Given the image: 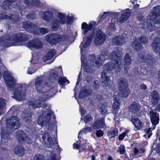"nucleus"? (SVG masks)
<instances>
[{"label":"nucleus","mask_w":160,"mask_h":160,"mask_svg":"<svg viewBox=\"0 0 160 160\" xmlns=\"http://www.w3.org/2000/svg\"><path fill=\"white\" fill-rule=\"evenodd\" d=\"M46 78V77L42 76L36 78L35 88L37 91L42 94L38 100L32 99L29 101L28 105L30 108L35 109L39 107H44L45 101L54 95V88L48 87L43 81Z\"/></svg>","instance_id":"f257e3e1"},{"label":"nucleus","mask_w":160,"mask_h":160,"mask_svg":"<svg viewBox=\"0 0 160 160\" xmlns=\"http://www.w3.org/2000/svg\"><path fill=\"white\" fill-rule=\"evenodd\" d=\"M92 38H87L84 39L81 43L80 47L81 51V60L82 66L84 68V71L88 73H92L94 71L93 66L98 67L100 66L102 62L107 58L108 52L107 50L103 51L101 54L96 58L94 54L90 56L88 58V61L85 65L84 53L85 48H87L91 44Z\"/></svg>","instance_id":"f03ea898"},{"label":"nucleus","mask_w":160,"mask_h":160,"mask_svg":"<svg viewBox=\"0 0 160 160\" xmlns=\"http://www.w3.org/2000/svg\"><path fill=\"white\" fill-rule=\"evenodd\" d=\"M3 76L8 87L10 89L15 88L13 91L12 98L17 101L23 100L27 92L28 86L25 84L17 83V81L7 71L3 72Z\"/></svg>","instance_id":"7ed1b4c3"},{"label":"nucleus","mask_w":160,"mask_h":160,"mask_svg":"<svg viewBox=\"0 0 160 160\" xmlns=\"http://www.w3.org/2000/svg\"><path fill=\"white\" fill-rule=\"evenodd\" d=\"M153 14L147 17L146 24L147 29L151 32L154 30L152 24H160V6H156L153 8Z\"/></svg>","instance_id":"20e7f679"},{"label":"nucleus","mask_w":160,"mask_h":160,"mask_svg":"<svg viewBox=\"0 0 160 160\" xmlns=\"http://www.w3.org/2000/svg\"><path fill=\"white\" fill-rule=\"evenodd\" d=\"M26 35L23 33L13 34L10 36L8 39L4 41V46L9 47L12 45H21V42L27 39Z\"/></svg>","instance_id":"39448f33"},{"label":"nucleus","mask_w":160,"mask_h":160,"mask_svg":"<svg viewBox=\"0 0 160 160\" xmlns=\"http://www.w3.org/2000/svg\"><path fill=\"white\" fill-rule=\"evenodd\" d=\"M114 63L109 62L106 64L103 67V71L101 74L102 85L103 87H109L111 83V81L109 79L108 76L107 75V72L114 69L115 72V67Z\"/></svg>","instance_id":"423d86ee"},{"label":"nucleus","mask_w":160,"mask_h":160,"mask_svg":"<svg viewBox=\"0 0 160 160\" xmlns=\"http://www.w3.org/2000/svg\"><path fill=\"white\" fill-rule=\"evenodd\" d=\"M54 120V113L48 109L43 111L39 116L38 120V123L41 126H44L48 124L50 121Z\"/></svg>","instance_id":"0eeeda50"},{"label":"nucleus","mask_w":160,"mask_h":160,"mask_svg":"<svg viewBox=\"0 0 160 160\" xmlns=\"http://www.w3.org/2000/svg\"><path fill=\"white\" fill-rule=\"evenodd\" d=\"M122 55L121 52L117 50L113 51L109 54V58L111 60L114 62V65H116L115 67L116 72H119L122 68Z\"/></svg>","instance_id":"6e6552de"},{"label":"nucleus","mask_w":160,"mask_h":160,"mask_svg":"<svg viewBox=\"0 0 160 160\" xmlns=\"http://www.w3.org/2000/svg\"><path fill=\"white\" fill-rule=\"evenodd\" d=\"M56 16V18L52 20L51 23L52 28L54 31L56 30L60 24H63L66 22V18L64 14L58 12Z\"/></svg>","instance_id":"1a4fd4ad"},{"label":"nucleus","mask_w":160,"mask_h":160,"mask_svg":"<svg viewBox=\"0 0 160 160\" xmlns=\"http://www.w3.org/2000/svg\"><path fill=\"white\" fill-rule=\"evenodd\" d=\"M119 88L122 97H127L130 94V91L128 87V83L124 78H120L119 81Z\"/></svg>","instance_id":"9d476101"},{"label":"nucleus","mask_w":160,"mask_h":160,"mask_svg":"<svg viewBox=\"0 0 160 160\" xmlns=\"http://www.w3.org/2000/svg\"><path fill=\"white\" fill-rule=\"evenodd\" d=\"M42 138L45 145L49 148H54L57 145V142L56 140L53 141L52 140L51 136L49 133H44L42 135Z\"/></svg>","instance_id":"9b49d317"},{"label":"nucleus","mask_w":160,"mask_h":160,"mask_svg":"<svg viewBox=\"0 0 160 160\" xmlns=\"http://www.w3.org/2000/svg\"><path fill=\"white\" fill-rule=\"evenodd\" d=\"M148 39L144 36H141L139 40L137 38H135L132 42V46L133 48L137 51L140 50L142 49V48L140 43L145 44L148 42Z\"/></svg>","instance_id":"f8f14e48"},{"label":"nucleus","mask_w":160,"mask_h":160,"mask_svg":"<svg viewBox=\"0 0 160 160\" xmlns=\"http://www.w3.org/2000/svg\"><path fill=\"white\" fill-rule=\"evenodd\" d=\"M6 125L7 127L10 129H17L20 126L19 120L17 117H12L7 120Z\"/></svg>","instance_id":"ddd939ff"},{"label":"nucleus","mask_w":160,"mask_h":160,"mask_svg":"<svg viewBox=\"0 0 160 160\" xmlns=\"http://www.w3.org/2000/svg\"><path fill=\"white\" fill-rule=\"evenodd\" d=\"M1 142L0 144V149L2 151H5L7 150L5 147L6 146L7 144L4 142V139H8L10 137V134L3 128L1 130Z\"/></svg>","instance_id":"4468645a"},{"label":"nucleus","mask_w":160,"mask_h":160,"mask_svg":"<svg viewBox=\"0 0 160 160\" xmlns=\"http://www.w3.org/2000/svg\"><path fill=\"white\" fill-rule=\"evenodd\" d=\"M54 12V10L42 11L40 12L39 14L44 20L47 22H49L53 18Z\"/></svg>","instance_id":"2eb2a0df"},{"label":"nucleus","mask_w":160,"mask_h":160,"mask_svg":"<svg viewBox=\"0 0 160 160\" xmlns=\"http://www.w3.org/2000/svg\"><path fill=\"white\" fill-rule=\"evenodd\" d=\"M22 26L27 31L32 32L35 35L38 34V32L36 31V30L38 29V27L34 23L29 21L23 23Z\"/></svg>","instance_id":"dca6fc26"},{"label":"nucleus","mask_w":160,"mask_h":160,"mask_svg":"<svg viewBox=\"0 0 160 160\" xmlns=\"http://www.w3.org/2000/svg\"><path fill=\"white\" fill-rule=\"evenodd\" d=\"M22 116L26 123V126L28 128L31 129L32 122H31L30 121L32 116L31 112L29 111H24L22 113Z\"/></svg>","instance_id":"f3484780"},{"label":"nucleus","mask_w":160,"mask_h":160,"mask_svg":"<svg viewBox=\"0 0 160 160\" xmlns=\"http://www.w3.org/2000/svg\"><path fill=\"white\" fill-rule=\"evenodd\" d=\"M27 46L31 49H38L42 48V43L39 39H34L29 42L26 45Z\"/></svg>","instance_id":"a211bd4d"},{"label":"nucleus","mask_w":160,"mask_h":160,"mask_svg":"<svg viewBox=\"0 0 160 160\" xmlns=\"http://www.w3.org/2000/svg\"><path fill=\"white\" fill-rule=\"evenodd\" d=\"M45 40L50 43L55 44L60 40V36L56 34H49L45 36Z\"/></svg>","instance_id":"6ab92c4d"},{"label":"nucleus","mask_w":160,"mask_h":160,"mask_svg":"<svg viewBox=\"0 0 160 160\" xmlns=\"http://www.w3.org/2000/svg\"><path fill=\"white\" fill-rule=\"evenodd\" d=\"M19 18L20 17L18 15H11L9 16L4 13H2L0 14V19L9 20L11 22L16 23L18 21Z\"/></svg>","instance_id":"aec40b11"},{"label":"nucleus","mask_w":160,"mask_h":160,"mask_svg":"<svg viewBox=\"0 0 160 160\" xmlns=\"http://www.w3.org/2000/svg\"><path fill=\"white\" fill-rule=\"evenodd\" d=\"M106 36L101 30L97 32L96 38L94 40L95 43L97 45H100L104 42Z\"/></svg>","instance_id":"412c9836"},{"label":"nucleus","mask_w":160,"mask_h":160,"mask_svg":"<svg viewBox=\"0 0 160 160\" xmlns=\"http://www.w3.org/2000/svg\"><path fill=\"white\" fill-rule=\"evenodd\" d=\"M96 25V22L92 21L88 24L86 22H83L82 24V33L85 34L92 28H94Z\"/></svg>","instance_id":"4be33fe9"},{"label":"nucleus","mask_w":160,"mask_h":160,"mask_svg":"<svg viewBox=\"0 0 160 160\" xmlns=\"http://www.w3.org/2000/svg\"><path fill=\"white\" fill-rule=\"evenodd\" d=\"M152 58V57L151 56L149 55L145 56L143 53H141L139 55L138 57L137 58V60L138 62H147L150 64L151 63L152 64V62H153Z\"/></svg>","instance_id":"5701e85b"},{"label":"nucleus","mask_w":160,"mask_h":160,"mask_svg":"<svg viewBox=\"0 0 160 160\" xmlns=\"http://www.w3.org/2000/svg\"><path fill=\"white\" fill-rule=\"evenodd\" d=\"M48 73L50 76L56 79V78H58L59 75L62 73V72L61 67H59L55 68L54 70H51Z\"/></svg>","instance_id":"b1692460"},{"label":"nucleus","mask_w":160,"mask_h":160,"mask_svg":"<svg viewBox=\"0 0 160 160\" xmlns=\"http://www.w3.org/2000/svg\"><path fill=\"white\" fill-rule=\"evenodd\" d=\"M149 116L150 117L151 120L153 125H156L159 122L158 114L153 111H151L150 112Z\"/></svg>","instance_id":"393cba45"},{"label":"nucleus","mask_w":160,"mask_h":160,"mask_svg":"<svg viewBox=\"0 0 160 160\" xmlns=\"http://www.w3.org/2000/svg\"><path fill=\"white\" fill-rule=\"evenodd\" d=\"M104 119L102 118L100 120L96 121L92 124V127L93 129H97L99 128H102L105 126Z\"/></svg>","instance_id":"a878e982"},{"label":"nucleus","mask_w":160,"mask_h":160,"mask_svg":"<svg viewBox=\"0 0 160 160\" xmlns=\"http://www.w3.org/2000/svg\"><path fill=\"white\" fill-rule=\"evenodd\" d=\"M24 3L28 6H34L40 7L42 4L38 0H23Z\"/></svg>","instance_id":"bb28decb"},{"label":"nucleus","mask_w":160,"mask_h":160,"mask_svg":"<svg viewBox=\"0 0 160 160\" xmlns=\"http://www.w3.org/2000/svg\"><path fill=\"white\" fill-rule=\"evenodd\" d=\"M131 14V10L129 9H127L125 13L121 15L120 19L118 22V24L123 23L125 21L127 20Z\"/></svg>","instance_id":"cd10ccee"},{"label":"nucleus","mask_w":160,"mask_h":160,"mask_svg":"<svg viewBox=\"0 0 160 160\" xmlns=\"http://www.w3.org/2000/svg\"><path fill=\"white\" fill-rule=\"evenodd\" d=\"M56 52L54 49L49 50L43 57V60L46 62L50 60L55 55Z\"/></svg>","instance_id":"c85d7f7f"},{"label":"nucleus","mask_w":160,"mask_h":160,"mask_svg":"<svg viewBox=\"0 0 160 160\" xmlns=\"http://www.w3.org/2000/svg\"><path fill=\"white\" fill-rule=\"evenodd\" d=\"M14 151V153L19 156L22 157L25 153L24 149L22 145L16 146Z\"/></svg>","instance_id":"c756f323"},{"label":"nucleus","mask_w":160,"mask_h":160,"mask_svg":"<svg viewBox=\"0 0 160 160\" xmlns=\"http://www.w3.org/2000/svg\"><path fill=\"white\" fill-rule=\"evenodd\" d=\"M17 138L19 142L23 143L27 135L22 131H18L16 133Z\"/></svg>","instance_id":"7c9ffc66"},{"label":"nucleus","mask_w":160,"mask_h":160,"mask_svg":"<svg viewBox=\"0 0 160 160\" xmlns=\"http://www.w3.org/2000/svg\"><path fill=\"white\" fill-rule=\"evenodd\" d=\"M140 105L134 102L131 104L129 107V111L134 113L139 111L140 110Z\"/></svg>","instance_id":"2f4dec72"},{"label":"nucleus","mask_w":160,"mask_h":160,"mask_svg":"<svg viewBox=\"0 0 160 160\" xmlns=\"http://www.w3.org/2000/svg\"><path fill=\"white\" fill-rule=\"evenodd\" d=\"M152 97V104L153 105H156L160 99L159 94L157 92L155 91H153L151 93Z\"/></svg>","instance_id":"473e14b6"},{"label":"nucleus","mask_w":160,"mask_h":160,"mask_svg":"<svg viewBox=\"0 0 160 160\" xmlns=\"http://www.w3.org/2000/svg\"><path fill=\"white\" fill-rule=\"evenodd\" d=\"M131 122L135 127L138 129L140 130L143 127V123L140 120L137 118L132 119Z\"/></svg>","instance_id":"72a5a7b5"},{"label":"nucleus","mask_w":160,"mask_h":160,"mask_svg":"<svg viewBox=\"0 0 160 160\" xmlns=\"http://www.w3.org/2000/svg\"><path fill=\"white\" fill-rule=\"evenodd\" d=\"M112 42L119 45H122L125 42V39L122 36L115 37L112 39Z\"/></svg>","instance_id":"f704fd0d"},{"label":"nucleus","mask_w":160,"mask_h":160,"mask_svg":"<svg viewBox=\"0 0 160 160\" xmlns=\"http://www.w3.org/2000/svg\"><path fill=\"white\" fill-rule=\"evenodd\" d=\"M6 106V100L2 98H0V116L5 112Z\"/></svg>","instance_id":"c9c22d12"},{"label":"nucleus","mask_w":160,"mask_h":160,"mask_svg":"<svg viewBox=\"0 0 160 160\" xmlns=\"http://www.w3.org/2000/svg\"><path fill=\"white\" fill-rule=\"evenodd\" d=\"M16 0H5L1 4V7L2 8L5 10H7L10 8L11 6V4L12 3L14 2Z\"/></svg>","instance_id":"e433bc0d"},{"label":"nucleus","mask_w":160,"mask_h":160,"mask_svg":"<svg viewBox=\"0 0 160 160\" xmlns=\"http://www.w3.org/2000/svg\"><path fill=\"white\" fill-rule=\"evenodd\" d=\"M91 93L92 91L91 90L90 91L89 90H86L81 91L80 92L79 96V98L78 99H77L78 104H80L79 102V101L80 100H81V98H83L86 96L89 95Z\"/></svg>","instance_id":"4c0bfd02"},{"label":"nucleus","mask_w":160,"mask_h":160,"mask_svg":"<svg viewBox=\"0 0 160 160\" xmlns=\"http://www.w3.org/2000/svg\"><path fill=\"white\" fill-rule=\"evenodd\" d=\"M118 130L117 128L109 131L107 133L108 136L110 138L117 136L118 134Z\"/></svg>","instance_id":"58836bf2"},{"label":"nucleus","mask_w":160,"mask_h":160,"mask_svg":"<svg viewBox=\"0 0 160 160\" xmlns=\"http://www.w3.org/2000/svg\"><path fill=\"white\" fill-rule=\"evenodd\" d=\"M132 59L131 58L128 54L125 55L124 58V64L125 68H126L127 65H130L131 64Z\"/></svg>","instance_id":"ea45409f"},{"label":"nucleus","mask_w":160,"mask_h":160,"mask_svg":"<svg viewBox=\"0 0 160 160\" xmlns=\"http://www.w3.org/2000/svg\"><path fill=\"white\" fill-rule=\"evenodd\" d=\"M108 29L107 33L110 34L112 32H114L116 29L115 24L113 22L109 23V24L108 26Z\"/></svg>","instance_id":"a19ab883"},{"label":"nucleus","mask_w":160,"mask_h":160,"mask_svg":"<svg viewBox=\"0 0 160 160\" xmlns=\"http://www.w3.org/2000/svg\"><path fill=\"white\" fill-rule=\"evenodd\" d=\"M120 104L119 95H115L113 97V102L112 105L113 107L114 105H115L117 107H116L119 108Z\"/></svg>","instance_id":"79ce46f5"},{"label":"nucleus","mask_w":160,"mask_h":160,"mask_svg":"<svg viewBox=\"0 0 160 160\" xmlns=\"http://www.w3.org/2000/svg\"><path fill=\"white\" fill-rule=\"evenodd\" d=\"M111 14V12H104L103 15L100 17L101 20L102 21L103 18V19H105V22L108 21V19L110 17Z\"/></svg>","instance_id":"37998d69"},{"label":"nucleus","mask_w":160,"mask_h":160,"mask_svg":"<svg viewBox=\"0 0 160 160\" xmlns=\"http://www.w3.org/2000/svg\"><path fill=\"white\" fill-rule=\"evenodd\" d=\"M37 70V69L35 67V65L31 64L29 67L28 70L27 71V73L29 74H32Z\"/></svg>","instance_id":"c03bdc74"},{"label":"nucleus","mask_w":160,"mask_h":160,"mask_svg":"<svg viewBox=\"0 0 160 160\" xmlns=\"http://www.w3.org/2000/svg\"><path fill=\"white\" fill-rule=\"evenodd\" d=\"M99 111L102 114H105L107 112V106L104 104L102 105L99 109Z\"/></svg>","instance_id":"a18cd8bd"},{"label":"nucleus","mask_w":160,"mask_h":160,"mask_svg":"<svg viewBox=\"0 0 160 160\" xmlns=\"http://www.w3.org/2000/svg\"><path fill=\"white\" fill-rule=\"evenodd\" d=\"M58 82L61 85H63L64 83L67 82L68 83H69V82L68 80L66 79V77L63 78L62 77H60L59 78Z\"/></svg>","instance_id":"49530a36"},{"label":"nucleus","mask_w":160,"mask_h":160,"mask_svg":"<svg viewBox=\"0 0 160 160\" xmlns=\"http://www.w3.org/2000/svg\"><path fill=\"white\" fill-rule=\"evenodd\" d=\"M92 130V129L91 128L89 127H87L84 129L83 130V132L84 133H86L88 132H91ZM82 131V130L80 131L78 133V138L79 139L80 135L81 134Z\"/></svg>","instance_id":"de8ad7c7"},{"label":"nucleus","mask_w":160,"mask_h":160,"mask_svg":"<svg viewBox=\"0 0 160 160\" xmlns=\"http://www.w3.org/2000/svg\"><path fill=\"white\" fill-rule=\"evenodd\" d=\"M129 131L128 130H126L124 133L119 135V140H122L124 138L127 136H128L127 133L129 132Z\"/></svg>","instance_id":"09e8293b"},{"label":"nucleus","mask_w":160,"mask_h":160,"mask_svg":"<svg viewBox=\"0 0 160 160\" xmlns=\"http://www.w3.org/2000/svg\"><path fill=\"white\" fill-rule=\"evenodd\" d=\"M33 160H45V157L40 154L36 155L33 158Z\"/></svg>","instance_id":"8fccbe9b"},{"label":"nucleus","mask_w":160,"mask_h":160,"mask_svg":"<svg viewBox=\"0 0 160 160\" xmlns=\"http://www.w3.org/2000/svg\"><path fill=\"white\" fill-rule=\"evenodd\" d=\"M118 151L121 154H124L126 152L124 146L123 145H121L118 148Z\"/></svg>","instance_id":"3c124183"},{"label":"nucleus","mask_w":160,"mask_h":160,"mask_svg":"<svg viewBox=\"0 0 160 160\" xmlns=\"http://www.w3.org/2000/svg\"><path fill=\"white\" fill-rule=\"evenodd\" d=\"M92 118L91 117V116L90 115H88L86 116L83 118L84 121L85 123L88 122L89 121L92 120Z\"/></svg>","instance_id":"603ef678"},{"label":"nucleus","mask_w":160,"mask_h":160,"mask_svg":"<svg viewBox=\"0 0 160 160\" xmlns=\"http://www.w3.org/2000/svg\"><path fill=\"white\" fill-rule=\"evenodd\" d=\"M104 134V132L103 131L101 130H97L96 132V135L97 137H101Z\"/></svg>","instance_id":"864d4df0"},{"label":"nucleus","mask_w":160,"mask_h":160,"mask_svg":"<svg viewBox=\"0 0 160 160\" xmlns=\"http://www.w3.org/2000/svg\"><path fill=\"white\" fill-rule=\"evenodd\" d=\"M39 30L42 34H45L48 32V30L45 28H39Z\"/></svg>","instance_id":"5fc2aeb1"},{"label":"nucleus","mask_w":160,"mask_h":160,"mask_svg":"<svg viewBox=\"0 0 160 160\" xmlns=\"http://www.w3.org/2000/svg\"><path fill=\"white\" fill-rule=\"evenodd\" d=\"M26 17L28 19L32 20L35 18L36 15L34 14H30L27 15Z\"/></svg>","instance_id":"6e6d98bb"},{"label":"nucleus","mask_w":160,"mask_h":160,"mask_svg":"<svg viewBox=\"0 0 160 160\" xmlns=\"http://www.w3.org/2000/svg\"><path fill=\"white\" fill-rule=\"evenodd\" d=\"M98 81H94L93 82L92 85L93 87L95 89H97L99 88V86L98 85Z\"/></svg>","instance_id":"4d7b16f0"},{"label":"nucleus","mask_w":160,"mask_h":160,"mask_svg":"<svg viewBox=\"0 0 160 160\" xmlns=\"http://www.w3.org/2000/svg\"><path fill=\"white\" fill-rule=\"evenodd\" d=\"M73 147L74 148H76L77 149H79L80 147H81V146L79 144V142L78 141L76 143L74 144L73 145Z\"/></svg>","instance_id":"13d9d810"},{"label":"nucleus","mask_w":160,"mask_h":160,"mask_svg":"<svg viewBox=\"0 0 160 160\" xmlns=\"http://www.w3.org/2000/svg\"><path fill=\"white\" fill-rule=\"evenodd\" d=\"M116 107L115 105H114L113 107V113L114 115L118 113L119 108L118 107Z\"/></svg>","instance_id":"bf43d9fd"},{"label":"nucleus","mask_w":160,"mask_h":160,"mask_svg":"<svg viewBox=\"0 0 160 160\" xmlns=\"http://www.w3.org/2000/svg\"><path fill=\"white\" fill-rule=\"evenodd\" d=\"M25 140L24 141V142H26V143L30 144L32 142V140L28 137V136L27 135V138H25Z\"/></svg>","instance_id":"052dcab7"},{"label":"nucleus","mask_w":160,"mask_h":160,"mask_svg":"<svg viewBox=\"0 0 160 160\" xmlns=\"http://www.w3.org/2000/svg\"><path fill=\"white\" fill-rule=\"evenodd\" d=\"M138 68H134V71H133V73H132V72H130V74H133V75H137L138 74H140L139 72L138 71Z\"/></svg>","instance_id":"680f3d73"},{"label":"nucleus","mask_w":160,"mask_h":160,"mask_svg":"<svg viewBox=\"0 0 160 160\" xmlns=\"http://www.w3.org/2000/svg\"><path fill=\"white\" fill-rule=\"evenodd\" d=\"M130 65H127V66H126V68H125V65H124V71L126 73H130L128 72L129 69L130 68Z\"/></svg>","instance_id":"e2e57ef3"},{"label":"nucleus","mask_w":160,"mask_h":160,"mask_svg":"<svg viewBox=\"0 0 160 160\" xmlns=\"http://www.w3.org/2000/svg\"><path fill=\"white\" fill-rule=\"evenodd\" d=\"M80 110L81 111V113L82 114H85L87 112L85 110L82 109L80 105Z\"/></svg>","instance_id":"0e129e2a"},{"label":"nucleus","mask_w":160,"mask_h":160,"mask_svg":"<svg viewBox=\"0 0 160 160\" xmlns=\"http://www.w3.org/2000/svg\"><path fill=\"white\" fill-rule=\"evenodd\" d=\"M47 160H56L55 158V155L54 154L52 155L50 158L47 159Z\"/></svg>","instance_id":"69168bd1"},{"label":"nucleus","mask_w":160,"mask_h":160,"mask_svg":"<svg viewBox=\"0 0 160 160\" xmlns=\"http://www.w3.org/2000/svg\"><path fill=\"white\" fill-rule=\"evenodd\" d=\"M133 152L134 154L137 155L138 153H139L140 151L136 148H134L133 149Z\"/></svg>","instance_id":"338daca9"},{"label":"nucleus","mask_w":160,"mask_h":160,"mask_svg":"<svg viewBox=\"0 0 160 160\" xmlns=\"http://www.w3.org/2000/svg\"><path fill=\"white\" fill-rule=\"evenodd\" d=\"M140 88L141 89H143L144 90H145L147 89L146 86L144 84L140 86Z\"/></svg>","instance_id":"774afa93"}]
</instances>
